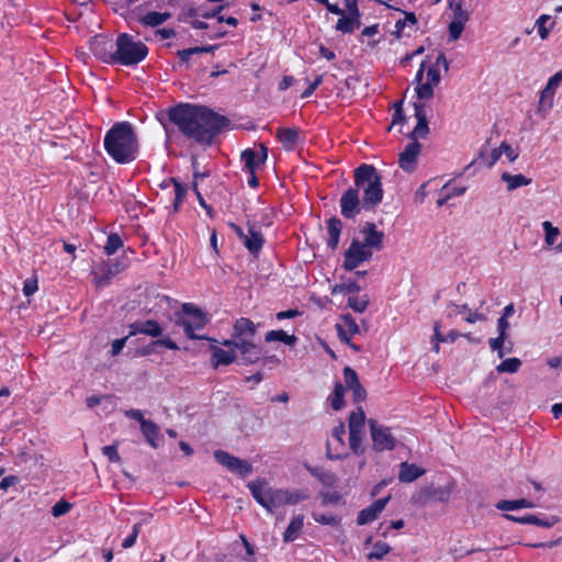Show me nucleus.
Segmentation results:
<instances>
[{
	"label": "nucleus",
	"instance_id": "f257e3e1",
	"mask_svg": "<svg viewBox=\"0 0 562 562\" xmlns=\"http://www.w3.org/2000/svg\"><path fill=\"white\" fill-rule=\"evenodd\" d=\"M170 121L187 137L200 144H211L228 121L204 105L182 103L170 109Z\"/></svg>",
	"mask_w": 562,
	"mask_h": 562
},
{
	"label": "nucleus",
	"instance_id": "f03ea898",
	"mask_svg": "<svg viewBox=\"0 0 562 562\" xmlns=\"http://www.w3.org/2000/svg\"><path fill=\"white\" fill-rule=\"evenodd\" d=\"M384 233L379 231L373 223H366L359 236L355 237L344 252L342 268L352 271L361 265L369 262L374 251L383 247Z\"/></svg>",
	"mask_w": 562,
	"mask_h": 562
},
{
	"label": "nucleus",
	"instance_id": "7ed1b4c3",
	"mask_svg": "<svg viewBox=\"0 0 562 562\" xmlns=\"http://www.w3.org/2000/svg\"><path fill=\"white\" fill-rule=\"evenodd\" d=\"M104 148L117 164H128L138 155V139L128 122L115 123L105 134Z\"/></svg>",
	"mask_w": 562,
	"mask_h": 562
},
{
	"label": "nucleus",
	"instance_id": "20e7f679",
	"mask_svg": "<svg viewBox=\"0 0 562 562\" xmlns=\"http://www.w3.org/2000/svg\"><path fill=\"white\" fill-rule=\"evenodd\" d=\"M252 497L268 512L283 505H295L307 498V494L299 490H278L268 486L265 480H255L248 483Z\"/></svg>",
	"mask_w": 562,
	"mask_h": 562
},
{
	"label": "nucleus",
	"instance_id": "39448f33",
	"mask_svg": "<svg viewBox=\"0 0 562 562\" xmlns=\"http://www.w3.org/2000/svg\"><path fill=\"white\" fill-rule=\"evenodd\" d=\"M355 184L358 192H363L362 206L373 209L383 199L381 177L376 169L370 165H361L355 170Z\"/></svg>",
	"mask_w": 562,
	"mask_h": 562
},
{
	"label": "nucleus",
	"instance_id": "423d86ee",
	"mask_svg": "<svg viewBox=\"0 0 562 562\" xmlns=\"http://www.w3.org/2000/svg\"><path fill=\"white\" fill-rule=\"evenodd\" d=\"M344 382H336L334 386V391L328 396L327 401L329 402L331 408L334 411H339L344 407L345 401V392L349 390L352 392V397L356 403L362 402L366 400L367 392L363 386L360 384L358 374L350 367H346L344 369Z\"/></svg>",
	"mask_w": 562,
	"mask_h": 562
},
{
	"label": "nucleus",
	"instance_id": "0eeeda50",
	"mask_svg": "<svg viewBox=\"0 0 562 562\" xmlns=\"http://www.w3.org/2000/svg\"><path fill=\"white\" fill-rule=\"evenodd\" d=\"M116 52L111 60L123 66L135 65L146 58L148 47L142 42H134L127 34H121L116 41Z\"/></svg>",
	"mask_w": 562,
	"mask_h": 562
},
{
	"label": "nucleus",
	"instance_id": "6e6552de",
	"mask_svg": "<svg viewBox=\"0 0 562 562\" xmlns=\"http://www.w3.org/2000/svg\"><path fill=\"white\" fill-rule=\"evenodd\" d=\"M209 319L201 310L196 308L191 304H184L182 308V315L180 317V324L184 329L186 335L190 339H206L211 340L206 336H202L196 334L198 330H201L205 327Z\"/></svg>",
	"mask_w": 562,
	"mask_h": 562
},
{
	"label": "nucleus",
	"instance_id": "1a4fd4ad",
	"mask_svg": "<svg viewBox=\"0 0 562 562\" xmlns=\"http://www.w3.org/2000/svg\"><path fill=\"white\" fill-rule=\"evenodd\" d=\"M366 425V414L361 407L349 416V447L355 453L362 452V439Z\"/></svg>",
	"mask_w": 562,
	"mask_h": 562
},
{
	"label": "nucleus",
	"instance_id": "9d476101",
	"mask_svg": "<svg viewBox=\"0 0 562 562\" xmlns=\"http://www.w3.org/2000/svg\"><path fill=\"white\" fill-rule=\"evenodd\" d=\"M369 427L374 450L385 451L393 450L395 448L396 439L390 427L379 424L373 419L369 420Z\"/></svg>",
	"mask_w": 562,
	"mask_h": 562
},
{
	"label": "nucleus",
	"instance_id": "9b49d317",
	"mask_svg": "<svg viewBox=\"0 0 562 562\" xmlns=\"http://www.w3.org/2000/svg\"><path fill=\"white\" fill-rule=\"evenodd\" d=\"M223 345L234 346L236 356L239 355L244 363H256L262 355L261 348L254 344L252 339L224 340Z\"/></svg>",
	"mask_w": 562,
	"mask_h": 562
},
{
	"label": "nucleus",
	"instance_id": "f8f14e48",
	"mask_svg": "<svg viewBox=\"0 0 562 562\" xmlns=\"http://www.w3.org/2000/svg\"><path fill=\"white\" fill-rule=\"evenodd\" d=\"M349 448L350 447L346 443L345 425L340 423L333 428L327 439V456L330 459H340L348 454Z\"/></svg>",
	"mask_w": 562,
	"mask_h": 562
},
{
	"label": "nucleus",
	"instance_id": "ddd939ff",
	"mask_svg": "<svg viewBox=\"0 0 562 562\" xmlns=\"http://www.w3.org/2000/svg\"><path fill=\"white\" fill-rule=\"evenodd\" d=\"M215 460L229 470L243 477H246L252 472V467L246 460L238 459L225 451L217 450L214 452Z\"/></svg>",
	"mask_w": 562,
	"mask_h": 562
},
{
	"label": "nucleus",
	"instance_id": "4468645a",
	"mask_svg": "<svg viewBox=\"0 0 562 562\" xmlns=\"http://www.w3.org/2000/svg\"><path fill=\"white\" fill-rule=\"evenodd\" d=\"M268 149L260 145L258 149L247 148L241 153V162L244 170L249 173H256L266 162Z\"/></svg>",
	"mask_w": 562,
	"mask_h": 562
},
{
	"label": "nucleus",
	"instance_id": "2eb2a0df",
	"mask_svg": "<svg viewBox=\"0 0 562 562\" xmlns=\"http://www.w3.org/2000/svg\"><path fill=\"white\" fill-rule=\"evenodd\" d=\"M415 81L417 97L426 100L431 99L434 88L440 82V72H417Z\"/></svg>",
	"mask_w": 562,
	"mask_h": 562
},
{
	"label": "nucleus",
	"instance_id": "dca6fc26",
	"mask_svg": "<svg viewBox=\"0 0 562 562\" xmlns=\"http://www.w3.org/2000/svg\"><path fill=\"white\" fill-rule=\"evenodd\" d=\"M233 228L250 254L257 255L261 250L265 238L260 231L254 226H249L247 232L237 225H233Z\"/></svg>",
	"mask_w": 562,
	"mask_h": 562
},
{
	"label": "nucleus",
	"instance_id": "f3484780",
	"mask_svg": "<svg viewBox=\"0 0 562 562\" xmlns=\"http://www.w3.org/2000/svg\"><path fill=\"white\" fill-rule=\"evenodd\" d=\"M321 82V77H315L313 80H310L307 78L294 79L292 76H285L280 82V89L285 90L293 86L295 91L300 92V97L304 99L310 97Z\"/></svg>",
	"mask_w": 562,
	"mask_h": 562
},
{
	"label": "nucleus",
	"instance_id": "a211bd4d",
	"mask_svg": "<svg viewBox=\"0 0 562 562\" xmlns=\"http://www.w3.org/2000/svg\"><path fill=\"white\" fill-rule=\"evenodd\" d=\"M210 341H212L210 345V351L212 353L211 364L213 368L228 366L237 359L234 346H224L223 342L220 346L215 340L211 339Z\"/></svg>",
	"mask_w": 562,
	"mask_h": 562
},
{
	"label": "nucleus",
	"instance_id": "6ab92c4d",
	"mask_svg": "<svg viewBox=\"0 0 562 562\" xmlns=\"http://www.w3.org/2000/svg\"><path fill=\"white\" fill-rule=\"evenodd\" d=\"M362 202L356 188H349L340 199L341 214L347 218H353L361 211Z\"/></svg>",
	"mask_w": 562,
	"mask_h": 562
},
{
	"label": "nucleus",
	"instance_id": "aec40b11",
	"mask_svg": "<svg viewBox=\"0 0 562 562\" xmlns=\"http://www.w3.org/2000/svg\"><path fill=\"white\" fill-rule=\"evenodd\" d=\"M339 338L349 345L352 349L359 350V348L351 344L352 337L359 334L360 328L357 322L351 315H342L336 325Z\"/></svg>",
	"mask_w": 562,
	"mask_h": 562
},
{
	"label": "nucleus",
	"instance_id": "412c9836",
	"mask_svg": "<svg viewBox=\"0 0 562 562\" xmlns=\"http://www.w3.org/2000/svg\"><path fill=\"white\" fill-rule=\"evenodd\" d=\"M422 145L413 140L404 148V150L400 154L398 165L401 169L406 172H413L416 169L417 158L420 154Z\"/></svg>",
	"mask_w": 562,
	"mask_h": 562
},
{
	"label": "nucleus",
	"instance_id": "4be33fe9",
	"mask_svg": "<svg viewBox=\"0 0 562 562\" xmlns=\"http://www.w3.org/2000/svg\"><path fill=\"white\" fill-rule=\"evenodd\" d=\"M391 496L387 495L384 498L378 499L374 503H372L367 508H363L357 518V522L359 525H367L374 519L378 518V516L382 513V510L385 508L387 502L390 501Z\"/></svg>",
	"mask_w": 562,
	"mask_h": 562
},
{
	"label": "nucleus",
	"instance_id": "5701e85b",
	"mask_svg": "<svg viewBox=\"0 0 562 562\" xmlns=\"http://www.w3.org/2000/svg\"><path fill=\"white\" fill-rule=\"evenodd\" d=\"M505 517L512 521H515V522H518L521 525H535V526H539V527H543V528H551L559 521V518L555 516L541 518L536 515H525L521 517L513 516V515H505Z\"/></svg>",
	"mask_w": 562,
	"mask_h": 562
},
{
	"label": "nucleus",
	"instance_id": "b1692460",
	"mask_svg": "<svg viewBox=\"0 0 562 562\" xmlns=\"http://www.w3.org/2000/svg\"><path fill=\"white\" fill-rule=\"evenodd\" d=\"M130 336L144 334L150 337H159L162 328L156 321L135 322L130 325Z\"/></svg>",
	"mask_w": 562,
	"mask_h": 562
},
{
	"label": "nucleus",
	"instance_id": "393cba45",
	"mask_svg": "<svg viewBox=\"0 0 562 562\" xmlns=\"http://www.w3.org/2000/svg\"><path fill=\"white\" fill-rule=\"evenodd\" d=\"M415 117L417 123L409 136L413 140L417 142L418 138H426L429 133L428 122L423 105L415 104Z\"/></svg>",
	"mask_w": 562,
	"mask_h": 562
},
{
	"label": "nucleus",
	"instance_id": "a878e982",
	"mask_svg": "<svg viewBox=\"0 0 562 562\" xmlns=\"http://www.w3.org/2000/svg\"><path fill=\"white\" fill-rule=\"evenodd\" d=\"M256 334L255 324L248 318H239L236 321L233 329V338L231 340H240L243 338L254 339Z\"/></svg>",
	"mask_w": 562,
	"mask_h": 562
},
{
	"label": "nucleus",
	"instance_id": "bb28decb",
	"mask_svg": "<svg viewBox=\"0 0 562 562\" xmlns=\"http://www.w3.org/2000/svg\"><path fill=\"white\" fill-rule=\"evenodd\" d=\"M91 274L97 286H105L114 276V271L110 263L101 262L92 269Z\"/></svg>",
	"mask_w": 562,
	"mask_h": 562
},
{
	"label": "nucleus",
	"instance_id": "cd10ccee",
	"mask_svg": "<svg viewBox=\"0 0 562 562\" xmlns=\"http://www.w3.org/2000/svg\"><path fill=\"white\" fill-rule=\"evenodd\" d=\"M425 473V470L408 462L401 463L398 480L404 483H411Z\"/></svg>",
	"mask_w": 562,
	"mask_h": 562
},
{
	"label": "nucleus",
	"instance_id": "c85d7f7f",
	"mask_svg": "<svg viewBox=\"0 0 562 562\" xmlns=\"http://www.w3.org/2000/svg\"><path fill=\"white\" fill-rule=\"evenodd\" d=\"M341 229L342 224L340 220L333 217L327 222V245L330 249L337 248Z\"/></svg>",
	"mask_w": 562,
	"mask_h": 562
},
{
	"label": "nucleus",
	"instance_id": "c756f323",
	"mask_svg": "<svg viewBox=\"0 0 562 562\" xmlns=\"http://www.w3.org/2000/svg\"><path fill=\"white\" fill-rule=\"evenodd\" d=\"M304 526V517L303 515H295L292 517L289 526L286 527L284 533H283V540L285 542H293L295 541Z\"/></svg>",
	"mask_w": 562,
	"mask_h": 562
},
{
	"label": "nucleus",
	"instance_id": "7c9ffc66",
	"mask_svg": "<svg viewBox=\"0 0 562 562\" xmlns=\"http://www.w3.org/2000/svg\"><path fill=\"white\" fill-rule=\"evenodd\" d=\"M140 430L146 438L147 442L153 448H158L160 445V435L158 426L151 420H143V425L140 426Z\"/></svg>",
	"mask_w": 562,
	"mask_h": 562
},
{
	"label": "nucleus",
	"instance_id": "2f4dec72",
	"mask_svg": "<svg viewBox=\"0 0 562 562\" xmlns=\"http://www.w3.org/2000/svg\"><path fill=\"white\" fill-rule=\"evenodd\" d=\"M277 137L285 150H293L299 140V132L294 128H279Z\"/></svg>",
	"mask_w": 562,
	"mask_h": 562
},
{
	"label": "nucleus",
	"instance_id": "473e14b6",
	"mask_svg": "<svg viewBox=\"0 0 562 562\" xmlns=\"http://www.w3.org/2000/svg\"><path fill=\"white\" fill-rule=\"evenodd\" d=\"M501 179L507 183V190L513 191L520 187H526L531 183V179L527 178L521 173L512 175L509 172H504Z\"/></svg>",
	"mask_w": 562,
	"mask_h": 562
},
{
	"label": "nucleus",
	"instance_id": "72a5a7b5",
	"mask_svg": "<svg viewBox=\"0 0 562 562\" xmlns=\"http://www.w3.org/2000/svg\"><path fill=\"white\" fill-rule=\"evenodd\" d=\"M170 18L168 12L151 11L143 15L139 21L146 26L156 27L165 23Z\"/></svg>",
	"mask_w": 562,
	"mask_h": 562
},
{
	"label": "nucleus",
	"instance_id": "f704fd0d",
	"mask_svg": "<svg viewBox=\"0 0 562 562\" xmlns=\"http://www.w3.org/2000/svg\"><path fill=\"white\" fill-rule=\"evenodd\" d=\"M339 19L336 23V31L342 33V34H352L357 29H359L361 25L356 23L353 20L348 18L346 15L345 10L342 9V13H338Z\"/></svg>",
	"mask_w": 562,
	"mask_h": 562
},
{
	"label": "nucleus",
	"instance_id": "c9c22d12",
	"mask_svg": "<svg viewBox=\"0 0 562 562\" xmlns=\"http://www.w3.org/2000/svg\"><path fill=\"white\" fill-rule=\"evenodd\" d=\"M535 503L526 498H519L514 501H501L496 504V508L499 510H516L520 508H533Z\"/></svg>",
	"mask_w": 562,
	"mask_h": 562
},
{
	"label": "nucleus",
	"instance_id": "e433bc0d",
	"mask_svg": "<svg viewBox=\"0 0 562 562\" xmlns=\"http://www.w3.org/2000/svg\"><path fill=\"white\" fill-rule=\"evenodd\" d=\"M265 339L267 342H273V341H282L283 344L288 346H293L296 342V337L294 335H288L284 330H269Z\"/></svg>",
	"mask_w": 562,
	"mask_h": 562
},
{
	"label": "nucleus",
	"instance_id": "4c0bfd02",
	"mask_svg": "<svg viewBox=\"0 0 562 562\" xmlns=\"http://www.w3.org/2000/svg\"><path fill=\"white\" fill-rule=\"evenodd\" d=\"M169 183L173 186L175 199H173V209L178 210L181 203L184 200L187 194V187L179 182L177 179L171 178L169 182L164 181V187H168Z\"/></svg>",
	"mask_w": 562,
	"mask_h": 562
},
{
	"label": "nucleus",
	"instance_id": "58836bf2",
	"mask_svg": "<svg viewBox=\"0 0 562 562\" xmlns=\"http://www.w3.org/2000/svg\"><path fill=\"white\" fill-rule=\"evenodd\" d=\"M542 228L544 231V243L548 247H553L555 249L557 240L560 236V231L558 227L553 226L551 222L544 221L542 223Z\"/></svg>",
	"mask_w": 562,
	"mask_h": 562
},
{
	"label": "nucleus",
	"instance_id": "ea45409f",
	"mask_svg": "<svg viewBox=\"0 0 562 562\" xmlns=\"http://www.w3.org/2000/svg\"><path fill=\"white\" fill-rule=\"evenodd\" d=\"M555 93V89L547 83L546 88L541 91L540 100H539V110H548L552 106L553 95Z\"/></svg>",
	"mask_w": 562,
	"mask_h": 562
},
{
	"label": "nucleus",
	"instance_id": "a19ab883",
	"mask_svg": "<svg viewBox=\"0 0 562 562\" xmlns=\"http://www.w3.org/2000/svg\"><path fill=\"white\" fill-rule=\"evenodd\" d=\"M555 93V89L547 83L546 88L541 91L540 100H539V110H548L552 106L553 95Z\"/></svg>",
	"mask_w": 562,
	"mask_h": 562
},
{
	"label": "nucleus",
	"instance_id": "79ce46f5",
	"mask_svg": "<svg viewBox=\"0 0 562 562\" xmlns=\"http://www.w3.org/2000/svg\"><path fill=\"white\" fill-rule=\"evenodd\" d=\"M555 93V89L547 83L546 88L541 91L540 100H539V110H548L552 106L553 95Z\"/></svg>",
	"mask_w": 562,
	"mask_h": 562
},
{
	"label": "nucleus",
	"instance_id": "37998d69",
	"mask_svg": "<svg viewBox=\"0 0 562 562\" xmlns=\"http://www.w3.org/2000/svg\"><path fill=\"white\" fill-rule=\"evenodd\" d=\"M521 366V361L518 358H508L504 361H502L497 367L496 370L499 373L507 372V373H516Z\"/></svg>",
	"mask_w": 562,
	"mask_h": 562
},
{
	"label": "nucleus",
	"instance_id": "c03bdc74",
	"mask_svg": "<svg viewBox=\"0 0 562 562\" xmlns=\"http://www.w3.org/2000/svg\"><path fill=\"white\" fill-rule=\"evenodd\" d=\"M391 550V547L382 541L374 543L372 551L368 554L369 560H382Z\"/></svg>",
	"mask_w": 562,
	"mask_h": 562
},
{
	"label": "nucleus",
	"instance_id": "a18cd8bd",
	"mask_svg": "<svg viewBox=\"0 0 562 562\" xmlns=\"http://www.w3.org/2000/svg\"><path fill=\"white\" fill-rule=\"evenodd\" d=\"M123 246V241L117 234H110L106 244L104 246V251L106 255H114L121 247Z\"/></svg>",
	"mask_w": 562,
	"mask_h": 562
},
{
	"label": "nucleus",
	"instance_id": "49530a36",
	"mask_svg": "<svg viewBox=\"0 0 562 562\" xmlns=\"http://www.w3.org/2000/svg\"><path fill=\"white\" fill-rule=\"evenodd\" d=\"M368 304L369 300L367 296L351 295L348 297V306L355 312L363 313L367 310Z\"/></svg>",
	"mask_w": 562,
	"mask_h": 562
},
{
	"label": "nucleus",
	"instance_id": "de8ad7c7",
	"mask_svg": "<svg viewBox=\"0 0 562 562\" xmlns=\"http://www.w3.org/2000/svg\"><path fill=\"white\" fill-rule=\"evenodd\" d=\"M465 20H467V15H464L463 12H460L459 19L457 21H452L449 24V33L453 40L459 38V36L461 35V33L464 29Z\"/></svg>",
	"mask_w": 562,
	"mask_h": 562
},
{
	"label": "nucleus",
	"instance_id": "09e8293b",
	"mask_svg": "<svg viewBox=\"0 0 562 562\" xmlns=\"http://www.w3.org/2000/svg\"><path fill=\"white\" fill-rule=\"evenodd\" d=\"M308 470L325 485H331L335 482V476L330 472H327L321 468H308Z\"/></svg>",
	"mask_w": 562,
	"mask_h": 562
},
{
	"label": "nucleus",
	"instance_id": "8fccbe9b",
	"mask_svg": "<svg viewBox=\"0 0 562 562\" xmlns=\"http://www.w3.org/2000/svg\"><path fill=\"white\" fill-rule=\"evenodd\" d=\"M72 505L67 501H59L52 507V515L54 517H60L63 515H66L70 509Z\"/></svg>",
	"mask_w": 562,
	"mask_h": 562
},
{
	"label": "nucleus",
	"instance_id": "3c124183",
	"mask_svg": "<svg viewBox=\"0 0 562 562\" xmlns=\"http://www.w3.org/2000/svg\"><path fill=\"white\" fill-rule=\"evenodd\" d=\"M550 19L551 18L549 15L542 14L536 21L538 34L542 40L547 38L549 35V29L547 27L546 24H547V22L550 21Z\"/></svg>",
	"mask_w": 562,
	"mask_h": 562
},
{
	"label": "nucleus",
	"instance_id": "603ef678",
	"mask_svg": "<svg viewBox=\"0 0 562 562\" xmlns=\"http://www.w3.org/2000/svg\"><path fill=\"white\" fill-rule=\"evenodd\" d=\"M140 527H142V524L140 522H137L133 526V530H132V533L130 536H127L123 542H122V547L123 549H130L132 548L136 540H137V537L139 535V531H140Z\"/></svg>",
	"mask_w": 562,
	"mask_h": 562
},
{
	"label": "nucleus",
	"instance_id": "864d4df0",
	"mask_svg": "<svg viewBox=\"0 0 562 562\" xmlns=\"http://www.w3.org/2000/svg\"><path fill=\"white\" fill-rule=\"evenodd\" d=\"M441 191L448 193V198L452 199L456 196L463 195L467 191V187L465 186H451L450 183H447L442 187Z\"/></svg>",
	"mask_w": 562,
	"mask_h": 562
},
{
	"label": "nucleus",
	"instance_id": "5fc2aeb1",
	"mask_svg": "<svg viewBox=\"0 0 562 562\" xmlns=\"http://www.w3.org/2000/svg\"><path fill=\"white\" fill-rule=\"evenodd\" d=\"M506 336H502L498 334L497 337L491 338L488 345L493 351H497L499 358H503L505 352L503 350V345L505 342Z\"/></svg>",
	"mask_w": 562,
	"mask_h": 562
},
{
	"label": "nucleus",
	"instance_id": "6e6d98bb",
	"mask_svg": "<svg viewBox=\"0 0 562 562\" xmlns=\"http://www.w3.org/2000/svg\"><path fill=\"white\" fill-rule=\"evenodd\" d=\"M209 50H211V47H192V48L180 50L178 53V55H179V58L181 61H188L192 55L200 54V53H206Z\"/></svg>",
	"mask_w": 562,
	"mask_h": 562
},
{
	"label": "nucleus",
	"instance_id": "4d7b16f0",
	"mask_svg": "<svg viewBox=\"0 0 562 562\" xmlns=\"http://www.w3.org/2000/svg\"><path fill=\"white\" fill-rule=\"evenodd\" d=\"M502 156H505L509 162H514L519 156L518 149L506 142L502 143Z\"/></svg>",
	"mask_w": 562,
	"mask_h": 562
},
{
	"label": "nucleus",
	"instance_id": "13d9d810",
	"mask_svg": "<svg viewBox=\"0 0 562 562\" xmlns=\"http://www.w3.org/2000/svg\"><path fill=\"white\" fill-rule=\"evenodd\" d=\"M460 314H463V318L465 322L470 323V324H474L479 321H482L483 319V316L482 314L477 313V312H472V311H467V306L463 305L459 312Z\"/></svg>",
	"mask_w": 562,
	"mask_h": 562
},
{
	"label": "nucleus",
	"instance_id": "bf43d9fd",
	"mask_svg": "<svg viewBox=\"0 0 562 562\" xmlns=\"http://www.w3.org/2000/svg\"><path fill=\"white\" fill-rule=\"evenodd\" d=\"M403 121H404V114H403V109H402V102H397L394 104V112L392 115V124L389 127V130H391L395 125L402 123Z\"/></svg>",
	"mask_w": 562,
	"mask_h": 562
},
{
	"label": "nucleus",
	"instance_id": "052dcab7",
	"mask_svg": "<svg viewBox=\"0 0 562 562\" xmlns=\"http://www.w3.org/2000/svg\"><path fill=\"white\" fill-rule=\"evenodd\" d=\"M313 518L317 521V522H321L323 525H336L338 521H337V518L335 516H333L331 514H318V513H314L313 514Z\"/></svg>",
	"mask_w": 562,
	"mask_h": 562
},
{
	"label": "nucleus",
	"instance_id": "680f3d73",
	"mask_svg": "<svg viewBox=\"0 0 562 562\" xmlns=\"http://www.w3.org/2000/svg\"><path fill=\"white\" fill-rule=\"evenodd\" d=\"M424 52H425V49L423 46L418 47L412 54H407L405 57H403L400 61V66L403 68L411 66L408 63L411 60H413L414 58H417V57H420L422 55H424Z\"/></svg>",
	"mask_w": 562,
	"mask_h": 562
},
{
	"label": "nucleus",
	"instance_id": "e2e57ef3",
	"mask_svg": "<svg viewBox=\"0 0 562 562\" xmlns=\"http://www.w3.org/2000/svg\"><path fill=\"white\" fill-rule=\"evenodd\" d=\"M102 452H103L104 456H106L109 458V460L111 462H119L120 461V456H119L116 446H114V445L104 446L102 448Z\"/></svg>",
	"mask_w": 562,
	"mask_h": 562
},
{
	"label": "nucleus",
	"instance_id": "0e129e2a",
	"mask_svg": "<svg viewBox=\"0 0 562 562\" xmlns=\"http://www.w3.org/2000/svg\"><path fill=\"white\" fill-rule=\"evenodd\" d=\"M37 281L35 279H26L23 284V293L26 296L33 295L37 291Z\"/></svg>",
	"mask_w": 562,
	"mask_h": 562
},
{
	"label": "nucleus",
	"instance_id": "69168bd1",
	"mask_svg": "<svg viewBox=\"0 0 562 562\" xmlns=\"http://www.w3.org/2000/svg\"><path fill=\"white\" fill-rule=\"evenodd\" d=\"M130 335L124 337V338H120V339H115L113 342H112V346H111V356L115 357L117 356L122 349L125 347L126 345V341L128 339Z\"/></svg>",
	"mask_w": 562,
	"mask_h": 562
},
{
	"label": "nucleus",
	"instance_id": "338daca9",
	"mask_svg": "<svg viewBox=\"0 0 562 562\" xmlns=\"http://www.w3.org/2000/svg\"><path fill=\"white\" fill-rule=\"evenodd\" d=\"M562 544V536L554 539V540H551V541H548V542H539V543H529L527 544L528 547L530 548H548V549H552L557 546H560Z\"/></svg>",
	"mask_w": 562,
	"mask_h": 562
},
{
	"label": "nucleus",
	"instance_id": "774afa93",
	"mask_svg": "<svg viewBox=\"0 0 562 562\" xmlns=\"http://www.w3.org/2000/svg\"><path fill=\"white\" fill-rule=\"evenodd\" d=\"M19 477L15 475H8L0 480V488L7 491L9 487L18 484Z\"/></svg>",
	"mask_w": 562,
	"mask_h": 562
}]
</instances>
